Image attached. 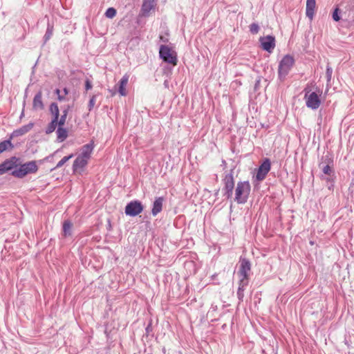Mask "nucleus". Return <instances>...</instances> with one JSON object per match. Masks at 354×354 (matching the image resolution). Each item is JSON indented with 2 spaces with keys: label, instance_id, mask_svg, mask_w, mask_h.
I'll list each match as a JSON object with an SVG mask.
<instances>
[{
  "label": "nucleus",
  "instance_id": "obj_13",
  "mask_svg": "<svg viewBox=\"0 0 354 354\" xmlns=\"http://www.w3.org/2000/svg\"><path fill=\"white\" fill-rule=\"evenodd\" d=\"M164 198L162 196L156 197L153 203V207L151 209V214L156 216L162 209V205L164 202Z\"/></svg>",
  "mask_w": 354,
  "mask_h": 354
},
{
  "label": "nucleus",
  "instance_id": "obj_37",
  "mask_svg": "<svg viewBox=\"0 0 354 354\" xmlns=\"http://www.w3.org/2000/svg\"><path fill=\"white\" fill-rule=\"evenodd\" d=\"M304 92L305 93V95H304V99L306 98L308 96H309V94L310 93V89L309 88L308 86L306 87L304 89Z\"/></svg>",
  "mask_w": 354,
  "mask_h": 354
},
{
  "label": "nucleus",
  "instance_id": "obj_29",
  "mask_svg": "<svg viewBox=\"0 0 354 354\" xmlns=\"http://www.w3.org/2000/svg\"><path fill=\"white\" fill-rule=\"evenodd\" d=\"M73 157V154H70L69 156H64L61 160L58 162L56 167L52 169V170L62 167L68 160H69Z\"/></svg>",
  "mask_w": 354,
  "mask_h": 354
},
{
  "label": "nucleus",
  "instance_id": "obj_2",
  "mask_svg": "<svg viewBox=\"0 0 354 354\" xmlns=\"http://www.w3.org/2000/svg\"><path fill=\"white\" fill-rule=\"evenodd\" d=\"M38 170V166L35 160L19 165L18 169L12 171L11 174L18 178H22L29 174H35Z\"/></svg>",
  "mask_w": 354,
  "mask_h": 354
},
{
  "label": "nucleus",
  "instance_id": "obj_27",
  "mask_svg": "<svg viewBox=\"0 0 354 354\" xmlns=\"http://www.w3.org/2000/svg\"><path fill=\"white\" fill-rule=\"evenodd\" d=\"M8 147L13 148V145L10 140H6L0 142V153L6 151Z\"/></svg>",
  "mask_w": 354,
  "mask_h": 354
},
{
  "label": "nucleus",
  "instance_id": "obj_39",
  "mask_svg": "<svg viewBox=\"0 0 354 354\" xmlns=\"http://www.w3.org/2000/svg\"><path fill=\"white\" fill-rule=\"evenodd\" d=\"M57 99L59 100V101H64L66 100V97L64 95H59L57 96Z\"/></svg>",
  "mask_w": 354,
  "mask_h": 354
},
{
  "label": "nucleus",
  "instance_id": "obj_25",
  "mask_svg": "<svg viewBox=\"0 0 354 354\" xmlns=\"http://www.w3.org/2000/svg\"><path fill=\"white\" fill-rule=\"evenodd\" d=\"M58 121L55 120H51L50 122L48 124L45 129V133L46 134L53 133L56 129L57 126L58 127Z\"/></svg>",
  "mask_w": 354,
  "mask_h": 354
},
{
  "label": "nucleus",
  "instance_id": "obj_34",
  "mask_svg": "<svg viewBox=\"0 0 354 354\" xmlns=\"http://www.w3.org/2000/svg\"><path fill=\"white\" fill-rule=\"evenodd\" d=\"M95 98H96V96L95 95H93L91 97V98L89 100V102H88V111H91L94 105H95Z\"/></svg>",
  "mask_w": 354,
  "mask_h": 354
},
{
  "label": "nucleus",
  "instance_id": "obj_41",
  "mask_svg": "<svg viewBox=\"0 0 354 354\" xmlns=\"http://www.w3.org/2000/svg\"><path fill=\"white\" fill-rule=\"evenodd\" d=\"M63 91H64L65 95L68 93V90L67 88H64Z\"/></svg>",
  "mask_w": 354,
  "mask_h": 354
},
{
  "label": "nucleus",
  "instance_id": "obj_23",
  "mask_svg": "<svg viewBox=\"0 0 354 354\" xmlns=\"http://www.w3.org/2000/svg\"><path fill=\"white\" fill-rule=\"evenodd\" d=\"M128 80L129 77L127 75H124L119 82L120 86L118 88V92L122 96H125L127 95L125 86L127 84Z\"/></svg>",
  "mask_w": 354,
  "mask_h": 354
},
{
  "label": "nucleus",
  "instance_id": "obj_20",
  "mask_svg": "<svg viewBox=\"0 0 354 354\" xmlns=\"http://www.w3.org/2000/svg\"><path fill=\"white\" fill-rule=\"evenodd\" d=\"M73 223L70 220H65L62 225L63 236H69L72 234Z\"/></svg>",
  "mask_w": 354,
  "mask_h": 354
},
{
  "label": "nucleus",
  "instance_id": "obj_16",
  "mask_svg": "<svg viewBox=\"0 0 354 354\" xmlns=\"http://www.w3.org/2000/svg\"><path fill=\"white\" fill-rule=\"evenodd\" d=\"M34 127L33 122H30L28 124L24 125L20 128L15 130L12 132V136L15 137L21 136L26 133L29 132Z\"/></svg>",
  "mask_w": 354,
  "mask_h": 354
},
{
  "label": "nucleus",
  "instance_id": "obj_17",
  "mask_svg": "<svg viewBox=\"0 0 354 354\" xmlns=\"http://www.w3.org/2000/svg\"><path fill=\"white\" fill-rule=\"evenodd\" d=\"M93 143L90 142L86 145H84L81 149V153L79 156L83 157L84 158L89 159L91 157V154L93 150Z\"/></svg>",
  "mask_w": 354,
  "mask_h": 354
},
{
  "label": "nucleus",
  "instance_id": "obj_40",
  "mask_svg": "<svg viewBox=\"0 0 354 354\" xmlns=\"http://www.w3.org/2000/svg\"><path fill=\"white\" fill-rule=\"evenodd\" d=\"M260 83V80H258L256 83H255V86H254V88L257 89V86H259Z\"/></svg>",
  "mask_w": 354,
  "mask_h": 354
},
{
  "label": "nucleus",
  "instance_id": "obj_24",
  "mask_svg": "<svg viewBox=\"0 0 354 354\" xmlns=\"http://www.w3.org/2000/svg\"><path fill=\"white\" fill-rule=\"evenodd\" d=\"M333 162V159L330 158H327V165L324 166L322 168V171L324 174L330 176L334 174L333 169L330 167L329 164Z\"/></svg>",
  "mask_w": 354,
  "mask_h": 354
},
{
  "label": "nucleus",
  "instance_id": "obj_6",
  "mask_svg": "<svg viewBox=\"0 0 354 354\" xmlns=\"http://www.w3.org/2000/svg\"><path fill=\"white\" fill-rule=\"evenodd\" d=\"M224 187L223 188V196L227 198L230 199L232 197L233 190L234 188V180L232 172L227 174L223 180Z\"/></svg>",
  "mask_w": 354,
  "mask_h": 354
},
{
  "label": "nucleus",
  "instance_id": "obj_7",
  "mask_svg": "<svg viewBox=\"0 0 354 354\" xmlns=\"http://www.w3.org/2000/svg\"><path fill=\"white\" fill-rule=\"evenodd\" d=\"M144 209V206L140 201H131L125 207L124 212L129 216H136Z\"/></svg>",
  "mask_w": 354,
  "mask_h": 354
},
{
  "label": "nucleus",
  "instance_id": "obj_42",
  "mask_svg": "<svg viewBox=\"0 0 354 354\" xmlns=\"http://www.w3.org/2000/svg\"><path fill=\"white\" fill-rule=\"evenodd\" d=\"M55 93L56 94H57V96H58L59 95H60V94H59V93H60L59 89H58V88L55 89Z\"/></svg>",
  "mask_w": 354,
  "mask_h": 354
},
{
  "label": "nucleus",
  "instance_id": "obj_4",
  "mask_svg": "<svg viewBox=\"0 0 354 354\" xmlns=\"http://www.w3.org/2000/svg\"><path fill=\"white\" fill-rule=\"evenodd\" d=\"M159 56L163 62L171 64L174 66L177 64V56L176 53L172 52L171 48L166 45H161L159 49Z\"/></svg>",
  "mask_w": 354,
  "mask_h": 354
},
{
  "label": "nucleus",
  "instance_id": "obj_31",
  "mask_svg": "<svg viewBox=\"0 0 354 354\" xmlns=\"http://www.w3.org/2000/svg\"><path fill=\"white\" fill-rule=\"evenodd\" d=\"M250 31L252 34H257L259 31V26L257 23H252L249 26Z\"/></svg>",
  "mask_w": 354,
  "mask_h": 354
},
{
  "label": "nucleus",
  "instance_id": "obj_33",
  "mask_svg": "<svg viewBox=\"0 0 354 354\" xmlns=\"http://www.w3.org/2000/svg\"><path fill=\"white\" fill-rule=\"evenodd\" d=\"M339 14H340L339 9L338 8H336L333 12V15H332L333 19L335 21H339L341 19Z\"/></svg>",
  "mask_w": 354,
  "mask_h": 354
},
{
  "label": "nucleus",
  "instance_id": "obj_12",
  "mask_svg": "<svg viewBox=\"0 0 354 354\" xmlns=\"http://www.w3.org/2000/svg\"><path fill=\"white\" fill-rule=\"evenodd\" d=\"M156 3L154 0H143L140 9V15L143 17H148L151 10H154Z\"/></svg>",
  "mask_w": 354,
  "mask_h": 354
},
{
  "label": "nucleus",
  "instance_id": "obj_9",
  "mask_svg": "<svg viewBox=\"0 0 354 354\" xmlns=\"http://www.w3.org/2000/svg\"><path fill=\"white\" fill-rule=\"evenodd\" d=\"M20 165V158L12 156L10 158L6 159L0 164V175L5 174L8 171L13 169H17Z\"/></svg>",
  "mask_w": 354,
  "mask_h": 354
},
{
  "label": "nucleus",
  "instance_id": "obj_26",
  "mask_svg": "<svg viewBox=\"0 0 354 354\" xmlns=\"http://www.w3.org/2000/svg\"><path fill=\"white\" fill-rule=\"evenodd\" d=\"M53 26L51 25L49 22H48L47 29H46V33L44 37V43H46L47 41H48L50 39V38L51 37V36L53 35Z\"/></svg>",
  "mask_w": 354,
  "mask_h": 354
},
{
  "label": "nucleus",
  "instance_id": "obj_45",
  "mask_svg": "<svg viewBox=\"0 0 354 354\" xmlns=\"http://www.w3.org/2000/svg\"><path fill=\"white\" fill-rule=\"evenodd\" d=\"M52 156H53V155L47 156L46 158H44V160H48Z\"/></svg>",
  "mask_w": 354,
  "mask_h": 354
},
{
  "label": "nucleus",
  "instance_id": "obj_46",
  "mask_svg": "<svg viewBox=\"0 0 354 354\" xmlns=\"http://www.w3.org/2000/svg\"><path fill=\"white\" fill-rule=\"evenodd\" d=\"M104 333H106V336L109 337V333L107 331V328H106Z\"/></svg>",
  "mask_w": 354,
  "mask_h": 354
},
{
  "label": "nucleus",
  "instance_id": "obj_35",
  "mask_svg": "<svg viewBox=\"0 0 354 354\" xmlns=\"http://www.w3.org/2000/svg\"><path fill=\"white\" fill-rule=\"evenodd\" d=\"M66 118H67V115H61V116L59 117V119H58V122H59L58 126L63 127L65 124Z\"/></svg>",
  "mask_w": 354,
  "mask_h": 354
},
{
  "label": "nucleus",
  "instance_id": "obj_21",
  "mask_svg": "<svg viewBox=\"0 0 354 354\" xmlns=\"http://www.w3.org/2000/svg\"><path fill=\"white\" fill-rule=\"evenodd\" d=\"M56 133L57 139L59 142L64 141L68 137V131L62 126H58Z\"/></svg>",
  "mask_w": 354,
  "mask_h": 354
},
{
  "label": "nucleus",
  "instance_id": "obj_15",
  "mask_svg": "<svg viewBox=\"0 0 354 354\" xmlns=\"http://www.w3.org/2000/svg\"><path fill=\"white\" fill-rule=\"evenodd\" d=\"M88 159L78 156L74 160L73 164V170L74 172L77 171L78 169H83L88 164Z\"/></svg>",
  "mask_w": 354,
  "mask_h": 354
},
{
  "label": "nucleus",
  "instance_id": "obj_38",
  "mask_svg": "<svg viewBox=\"0 0 354 354\" xmlns=\"http://www.w3.org/2000/svg\"><path fill=\"white\" fill-rule=\"evenodd\" d=\"M70 109H71V106L67 105V106L64 109V110L62 111V115H68V111L70 110Z\"/></svg>",
  "mask_w": 354,
  "mask_h": 354
},
{
  "label": "nucleus",
  "instance_id": "obj_30",
  "mask_svg": "<svg viewBox=\"0 0 354 354\" xmlns=\"http://www.w3.org/2000/svg\"><path fill=\"white\" fill-rule=\"evenodd\" d=\"M117 14V11L114 8H109L105 12V17L109 19L113 18Z\"/></svg>",
  "mask_w": 354,
  "mask_h": 354
},
{
  "label": "nucleus",
  "instance_id": "obj_32",
  "mask_svg": "<svg viewBox=\"0 0 354 354\" xmlns=\"http://www.w3.org/2000/svg\"><path fill=\"white\" fill-rule=\"evenodd\" d=\"M332 74H333V68L329 66V64L326 66V76L327 79V82H330L332 78Z\"/></svg>",
  "mask_w": 354,
  "mask_h": 354
},
{
  "label": "nucleus",
  "instance_id": "obj_36",
  "mask_svg": "<svg viewBox=\"0 0 354 354\" xmlns=\"http://www.w3.org/2000/svg\"><path fill=\"white\" fill-rule=\"evenodd\" d=\"M92 88V84L91 82L88 80H86V82H85V88L86 91L91 89Z\"/></svg>",
  "mask_w": 354,
  "mask_h": 354
},
{
  "label": "nucleus",
  "instance_id": "obj_18",
  "mask_svg": "<svg viewBox=\"0 0 354 354\" xmlns=\"http://www.w3.org/2000/svg\"><path fill=\"white\" fill-rule=\"evenodd\" d=\"M315 5V0L306 1V15L310 19H312L314 17Z\"/></svg>",
  "mask_w": 354,
  "mask_h": 354
},
{
  "label": "nucleus",
  "instance_id": "obj_44",
  "mask_svg": "<svg viewBox=\"0 0 354 354\" xmlns=\"http://www.w3.org/2000/svg\"><path fill=\"white\" fill-rule=\"evenodd\" d=\"M326 180H327L328 182H333V179H331L330 178H326Z\"/></svg>",
  "mask_w": 354,
  "mask_h": 354
},
{
  "label": "nucleus",
  "instance_id": "obj_10",
  "mask_svg": "<svg viewBox=\"0 0 354 354\" xmlns=\"http://www.w3.org/2000/svg\"><path fill=\"white\" fill-rule=\"evenodd\" d=\"M270 166L271 163L270 159L265 158L257 169L256 175L257 180L262 181L266 178L268 173L270 170Z\"/></svg>",
  "mask_w": 354,
  "mask_h": 354
},
{
  "label": "nucleus",
  "instance_id": "obj_22",
  "mask_svg": "<svg viewBox=\"0 0 354 354\" xmlns=\"http://www.w3.org/2000/svg\"><path fill=\"white\" fill-rule=\"evenodd\" d=\"M49 112L53 115L52 120L58 121L59 117V110L56 102H52L49 106Z\"/></svg>",
  "mask_w": 354,
  "mask_h": 354
},
{
  "label": "nucleus",
  "instance_id": "obj_11",
  "mask_svg": "<svg viewBox=\"0 0 354 354\" xmlns=\"http://www.w3.org/2000/svg\"><path fill=\"white\" fill-rule=\"evenodd\" d=\"M275 37L272 35L261 37L259 42L263 50L272 53L275 48Z\"/></svg>",
  "mask_w": 354,
  "mask_h": 354
},
{
  "label": "nucleus",
  "instance_id": "obj_5",
  "mask_svg": "<svg viewBox=\"0 0 354 354\" xmlns=\"http://www.w3.org/2000/svg\"><path fill=\"white\" fill-rule=\"evenodd\" d=\"M239 263L240 265L237 272V274L240 277L239 280H243L249 282V276L251 270L250 261L248 259L241 257Z\"/></svg>",
  "mask_w": 354,
  "mask_h": 354
},
{
  "label": "nucleus",
  "instance_id": "obj_3",
  "mask_svg": "<svg viewBox=\"0 0 354 354\" xmlns=\"http://www.w3.org/2000/svg\"><path fill=\"white\" fill-rule=\"evenodd\" d=\"M294 64L295 59L290 55H285L280 61L278 68V77L281 82L286 79Z\"/></svg>",
  "mask_w": 354,
  "mask_h": 354
},
{
  "label": "nucleus",
  "instance_id": "obj_1",
  "mask_svg": "<svg viewBox=\"0 0 354 354\" xmlns=\"http://www.w3.org/2000/svg\"><path fill=\"white\" fill-rule=\"evenodd\" d=\"M250 184L249 181H240L235 189L234 201L238 204H244L247 202L250 193Z\"/></svg>",
  "mask_w": 354,
  "mask_h": 354
},
{
  "label": "nucleus",
  "instance_id": "obj_43",
  "mask_svg": "<svg viewBox=\"0 0 354 354\" xmlns=\"http://www.w3.org/2000/svg\"><path fill=\"white\" fill-rule=\"evenodd\" d=\"M24 116V111L23 110L21 115H20V118H22V117Z\"/></svg>",
  "mask_w": 354,
  "mask_h": 354
},
{
  "label": "nucleus",
  "instance_id": "obj_19",
  "mask_svg": "<svg viewBox=\"0 0 354 354\" xmlns=\"http://www.w3.org/2000/svg\"><path fill=\"white\" fill-rule=\"evenodd\" d=\"M249 282L243 281V280H239V288L237 290V297L239 300V301H243V297H244V290L245 287L248 286Z\"/></svg>",
  "mask_w": 354,
  "mask_h": 354
},
{
  "label": "nucleus",
  "instance_id": "obj_8",
  "mask_svg": "<svg viewBox=\"0 0 354 354\" xmlns=\"http://www.w3.org/2000/svg\"><path fill=\"white\" fill-rule=\"evenodd\" d=\"M322 91L318 89L317 92H312L309 94L306 100V105L308 108L313 110H316L319 108L321 104L320 96L322 95Z\"/></svg>",
  "mask_w": 354,
  "mask_h": 354
},
{
  "label": "nucleus",
  "instance_id": "obj_28",
  "mask_svg": "<svg viewBox=\"0 0 354 354\" xmlns=\"http://www.w3.org/2000/svg\"><path fill=\"white\" fill-rule=\"evenodd\" d=\"M149 336H153L151 319H150L147 327L145 328V334L143 335V337H148Z\"/></svg>",
  "mask_w": 354,
  "mask_h": 354
},
{
  "label": "nucleus",
  "instance_id": "obj_14",
  "mask_svg": "<svg viewBox=\"0 0 354 354\" xmlns=\"http://www.w3.org/2000/svg\"><path fill=\"white\" fill-rule=\"evenodd\" d=\"M44 104L42 101V92L41 91H38L32 100V109L34 110H43Z\"/></svg>",
  "mask_w": 354,
  "mask_h": 354
}]
</instances>
